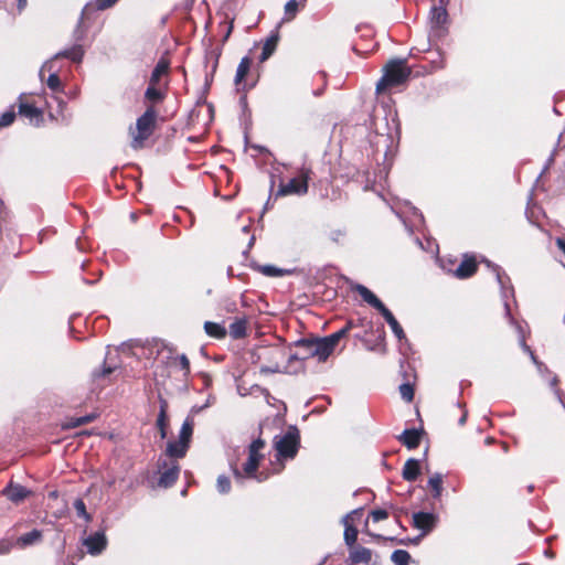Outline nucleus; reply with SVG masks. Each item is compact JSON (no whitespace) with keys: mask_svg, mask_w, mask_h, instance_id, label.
Instances as JSON below:
<instances>
[{"mask_svg":"<svg viewBox=\"0 0 565 565\" xmlns=\"http://www.w3.org/2000/svg\"><path fill=\"white\" fill-rule=\"evenodd\" d=\"M264 447L265 441L262 438L253 440L248 446V458L243 465V468L238 469L236 466L232 465V472L237 483L243 484L246 479H257V481L260 482L267 478V476H263V473L257 476L259 462L264 458L262 454Z\"/></svg>","mask_w":565,"mask_h":565,"instance_id":"1","label":"nucleus"},{"mask_svg":"<svg viewBox=\"0 0 565 565\" xmlns=\"http://www.w3.org/2000/svg\"><path fill=\"white\" fill-rule=\"evenodd\" d=\"M412 74V70L407 66L406 60H391L384 67L382 78L376 84V92L380 94L387 87L397 86L405 83Z\"/></svg>","mask_w":565,"mask_h":565,"instance_id":"2","label":"nucleus"},{"mask_svg":"<svg viewBox=\"0 0 565 565\" xmlns=\"http://www.w3.org/2000/svg\"><path fill=\"white\" fill-rule=\"evenodd\" d=\"M157 122V111L151 106L137 118L136 126L129 128V135L131 136V147L134 149H141L145 146V141L150 138L153 134Z\"/></svg>","mask_w":565,"mask_h":565,"instance_id":"3","label":"nucleus"},{"mask_svg":"<svg viewBox=\"0 0 565 565\" xmlns=\"http://www.w3.org/2000/svg\"><path fill=\"white\" fill-rule=\"evenodd\" d=\"M354 290L359 292V295L362 297V299L367 302L370 306H372L374 309L379 310L385 321L391 327L393 333L398 340H402L405 338V333L398 321L395 319L393 313L385 307V305L365 286L363 285H356L354 287Z\"/></svg>","mask_w":565,"mask_h":565,"instance_id":"4","label":"nucleus"},{"mask_svg":"<svg viewBox=\"0 0 565 565\" xmlns=\"http://www.w3.org/2000/svg\"><path fill=\"white\" fill-rule=\"evenodd\" d=\"M89 7H90L89 4H86L83 8L81 18H79L77 25L73 32V38L75 40V43L71 47L62 50V51L57 52L56 54H54V58H62V57L68 58L74 63H81L83 61V57L85 55V50H84L83 45L81 44V42L86 36L87 28L84 25V17L87 13V11L89 10Z\"/></svg>","mask_w":565,"mask_h":565,"instance_id":"5","label":"nucleus"},{"mask_svg":"<svg viewBox=\"0 0 565 565\" xmlns=\"http://www.w3.org/2000/svg\"><path fill=\"white\" fill-rule=\"evenodd\" d=\"M392 210L409 233H413L415 227L424 224V215L408 201L397 200L393 203Z\"/></svg>","mask_w":565,"mask_h":565,"instance_id":"6","label":"nucleus"},{"mask_svg":"<svg viewBox=\"0 0 565 565\" xmlns=\"http://www.w3.org/2000/svg\"><path fill=\"white\" fill-rule=\"evenodd\" d=\"M299 431L296 427L291 426L282 436H276L274 440L275 448L277 450V458L280 459H292L299 448Z\"/></svg>","mask_w":565,"mask_h":565,"instance_id":"7","label":"nucleus"},{"mask_svg":"<svg viewBox=\"0 0 565 565\" xmlns=\"http://www.w3.org/2000/svg\"><path fill=\"white\" fill-rule=\"evenodd\" d=\"M296 345L299 349V359L301 360L317 358L318 361L323 362L330 356L328 353V347L323 344L320 338L301 339L297 341Z\"/></svg>","mask_w":565,"mask_h":565,"instance_id":"8","label":"nucleus"},{"mask_svg":"<svg viewBox=\"0 0 565 565\" xmlns=\"http://www.w3.org/2000/svg\"><path fill=\"white\" fill-rule=\"evenodd\" d=\"M275 196L302 195L308 191V179H279Z\"/></svg>","mask_w":565,"mask_h":565,"instance_id":"9","label":"nucleus"},{"mask_svg":"<svg viewBox=\"0 0 565 565\" xmlns=\"http://www.w3.org/2000/svg\"><path fill=\"white\" fill-rule=\"evenodd\" d=\"M238 192V183L233 179H216L214 184V194L224 200L233 199Z\"/></svg>","mask_w":565,"mask_h":565,"instance_id":"10","label":"nucleus"},{"mask_svg":"<svg viewBox=\"0 0 565 565\" xmlns=\"http://www.w3.org/2000/svg\"><path fill=\"white\" fill-rule=\"evenodd\" d=\"M159 467L163 469L159 478V486L164 488L172 486L177 481L180 473L179 463L173 460L170 461L169 463L164 461Z\"/></svg>","mask_w":565,"mask_h":565,"instance_id":"11","label":"nucleus"},{"mask_svg":"<svg viewBox=\"0 0 565 565\" xmlns=\"http://www.w3.org/2000/svg\"><path fill=\"white\" fill-rule=\"evenodd\" d=\"M372 561V551L361 545H354L350 548L347 565L370 564Z\"/></svg>","mask_w":565,"mask_h":565,"instance_id":"12","label":"nucleus"},{"mask_svg":"<svg viewBox=\"0 0 565 565\" xmlns=\"http://www.w3.org/2000/svg\"><path fill=\"white\" fill-rule=\"evenodd\" d=\"M438 516L429 512H416L413 514V524L419 529L424 534L430 532L437 524Z\"/></svg>","mask_w":565,"mask_h":565,"instance_id":"13","label":"nucleus"},{"mask_svg":"<svg viewBox=\"0 0 565 565\" xmlns=\"http://www.w3.org/2000/svg\"><path fill=\"white\" fill-rule=\"evenodd\" d=\"M2 494L11 502L20 503L31 494V491L19 483L11 482L2 490Z\"/></svg>","mask_w":565,"mask_h":565,"instance_id":"14","label":"nucleus"},{"mask_svg":"<svg viewBox=\"0 0 565 565\" xmlns=\"http://www.w3.org/2000/svg\"><path fill=\"white\" fill-rule=\"evenodd\" d=\"M84 545L87 547L89 554L98 555L106 548L107 540L104 533L97 532L85 539Z\"/></svg>","mask_w":565,"mask_h":565,"instance_id":"15","label":"nucleus"},{"mask_svg":"<svg viewBox=\"0 0 565 565\" xmlns=\"http://www.w3.org/2000/svg\"><path fill=\"white\" fill-rule=\"evenodd\" d=\"M19 114L28 118L30 122L34 126H40L43 122L42 110L31 104L20 103Z\"/></svg>","mask_w":565,"mask_h":565,"instance_id":"16","label":"nucleus"},{"mask_svg":"<svg viewBox=\"0 0 565 565\" xmlns=\"http://www.w3.org/2000/svg\"><path fill=\"white\" fill-rule=\"evenodd\" d=\"M42 541H43V532L41 530L33 529L32 531L20 535L15 541V545L19 548H26L29 546L38 545Z\"/></svg>","mask_w":565,"mask_h":565,"instance_id":"17","label":"nucleus"},{"mask_svg":"<svg viewBox=\"0 0 565 565\" xmlns=\"http://www.w3.org/2000/svg\"><path fill=\"white\" fill-rule=\"evenodd\" d=\"M359 510H353L347 515L343 516L342 522L345 526L344 530V542L345 544L351 548L355 545L356 539H358V530L349 523V520L353 518V515L358 514Z\"/></svg>","mask_w":565,"mask_h":565,"instance_id":"18","label":"nucleus"},{"mask_svg":"<svg viewBox=\"0 0 565 565\" xmlns=\"http://www.w3.org/2000/svg\"><path fill=\"white\" fill-rule=\"evenodd\" d=\"M351 328H352V322H348L347 326L343 327L342 329H340L339 331H337L328 337L320 338L322 340L323 344H326L328 347L329 355L334 351L339 341L343 337L347 335V333L351 330Z\"/></svg>","mask_w":565,"mask_h":565,"instance_id":"19","label":"nucleus"},{"mask_svg":"<svg viewBox=\"0 0 565 565\" xmlns=\"http://www.w3.org/2000/svg\"><path fill=\"white\" fill-rule=\"evenodd\" d=\"M190 444L178 438L175 441H169L166 455L171 459L183 458L186 455Z\"/></svg>","mask_w":565,"mask_h":565,"instance_id":"20","label":"nucleus"},{"mask_svg":"<svg viewBox=\"0 0 565 565\" xmlns=\"http://www.w3.org/2000/svg\"><path fill=\"white\" fill-rule=\"evenodd\" d=\"M477 270V263L472 257H465L455 270V276L465 279L472 276Z\"/></svg>","mask_w":565,"mask_h":565,"instance_id":"21","label":"nucleus"},{"mask_svg":"<svg viewBox=\"0 0 565 565\" xmlns=\"http://www.w3.org/2000/svg\"><path fill=\"white\" fill-rule=\"evenodd\" d=\"M420 473L419 460L409 458L403 467L402 476L406 481H415Z\"/></svg>","mask_w":565,"mask_h":565,"instance_id":"22","label":"nucleus"},{"mask_svg":"<svg viewBox=\"0 0 565 565\" xmlns=\"http://www.w3.org/2000/svg\"><path fill=\"white\" fill-rule=\"evenodd\" d=\"M398 440L408 449H415L420 443V433L417 429H405L398 436Z\"/></svg>","mask_w":565,"mask_h":565,"instance_id":"23","label":"nucleus"},{"mask_svg":"<svg viewBox=\"0 0 565 565\" xmlns=\"http://www.w3.org/2000/svg\"><path fill=\"white\" fill-rule=\"evenodd\" d=\"M448 18L447 11L444 7H433L430 10V24L433 29H440L444 26Z\"/></svg>","mask_w":565,"mask_h":565,"instance_id":"24","label":"nucleus"},{"mask_svg":"<svg viewBox=\"0 0 565 565\" xmlns=\"http://www.w3.org/2000/svg\"><path fill=\"white\" fill-rule=\"evenodd\" d=\"M278 40H279L278 33H274L269 38L266 39V41L263 45L262 54L259 56L260 62L267 61L273 55V53L275 52V50L277 47Z\"/></svg>","mask_w":565,"mask_h":565,"instance_id":"25","label":"nucleus"},{"mask_svg":"<svg viewBox=\"0 0 565 565\" xmlns=\"http://www.w3.org/2000/svg\"><path fill=\"white\" fill-rule=\"evenodd\" d=\"M168 404L166 401H160V411L157 418V427L160 431V437L164 439L167 437V427H168V415H167Z\"/></svg>","mask_w":565,"mask_h":565,"instance_id":"26","label":"nucleus"},{"mask_svg":"<svg viewBox=\"0 0 565 565\" xmlns=\"http://www.w3.org/2000/svg\"><path fill=\"white\" fill-rule=\"evenodd\" d=\"M246 330H247V320L245 318H239L230 324L228 332L233 339L237 340V339H242L246 335Z\"/></svg>","mask_w":565,"mask_h":565,"instance_id":"27","label":"nucleus"},{"mask_svg":"<svg viewBox=\"0 0 565 565\" xmlns=\"http://www.w3.org/2000/svg\"><path fill=\"white\" fill-rule=\"evenodd\" d=\"M169 65H170V63L168 60H166V58L159 60V62L157 63V65L154 66L152 73H151L149 83L159 84L160 78L163 75L168 74Z\"/></svg>","mask_w":565,"mask_h":565,"instance_id":"28","label":"nucleus"},{"mask_svg":"<svg viewBox=\"0 0 565 565\" xmlns=\"http://www.w3.org/2000/svg\"><path fill=\"white\" fill-rule=\"evenodd\" d=\"M204 330L207 335L215 339H224L226 337V329L223 324L206 321L204 323Z\"/></svg>","mask_w":565,"mask_h":565,"instance_id":"29","label":"nucleus"},{"mask_svg":"<svg viewBox=\"0 0 565 565\" xmlns=\"http://www.w3.org/2000/svg\"><path fill=\"white\" fill-rule=\"evenodd\" d=\"M428 487L433 490V497L435 499L440 498L443 492V476L439 472L434 473L428 479Z\"/></svg>","mask_w":565,"mask_h":565,"instance_id":"30","label":"nucleus"},{"mask_svg":"<svg viewBox=\"0 0 565 565\" xmlns=\"http://www.w3.org/2000/svg\"><path fill=\"white\" fill-rule=\"evenodd\" d=\"M95 418H96L95 414H89V415L81 416V417H73L63 425V428H65V429L76 428V427H79L82 425H86V424L93 422Z\"/></svg>","mask_w":565,"mask_h":565,"instance_id":"31","label":"nucleus"},{"mask_svg":"<svg viewBox=\"0 0 565 565\" xmlns=\"http://www.w3.org/2000/svg\"><path fill=\"white\" fill-rule=\"evenodd\" d=\"M194 423L192 418H186L180 429L179 439L190 444L193 434Z\"/></svg>","mask_w":565,"mask_h":565,"instance_id":"32","label":"nucleus"},{"mask_svg":"<svg viewBox=\"0 0 565 565\" xmlns=\"http://www.w3.org/2000/svg\"><path fill=\"white\" fill-rule=\"evenodd\" d=\"M250 67V60L246 56L243 57L236 68L235 84L238 85L247 75Z\"/></svg>","mask_w":565,"mask_h":565,"instance_id":"33","label":"nucleus"},{"mask_svg":"<svg viewBox=\"0 0 565 565\" xmlns=\"http://www.w3.org/2000/svg\"><path fill=\"white\" fill-rule=\"evenodd\" d=\"M157 86H158V84L149 83V86L145 93V97L147 100L152 102V103H158L163 99L164 95Z\"/></svg>","mask_w":565,"mask_h":565,"instance_id":"34","label":"nucleus"},{"mask_svg":"<svg viewBox=\"0 0 565 565\" xmlns=\"http://www.w3.org/2000/svg\"><path fill=\"white\" fill-rule=\"evenodd\" d=\"M391 559L395 565H408L411 555L407 551L396 550L392 553Z\"/></svg>","mask_w":565,"mask_h":565,"instance_id":"35","label":"nucleus"},{"mask_svg":"<svg viewBox=\"0 0 565 565\" xmlns=\"http://www.w3.org/2000/svg\"><path fill=\"white\" fill-rule=\"evenodd\" d=\"M299 2L298 0H289L285 4V21H291L298 13Z\"/></svg>","mask_w":565,"mask_h":565,"instance_id":"36","label":"nucleus"},{"mask_svg":"<svg viewBox=\"0 0 565 565\" xmlns=\"http://www.w3.org/2000/svg\"><path fill=\"white\" fill-rule=\"evenodd\" d=\"M259 271L262 274H264L265 276H268V277H281L286 273H288L287 270L278 268V267L273 266V265L260 266L259 267Z\"/></svg>","mask_w":565,"mask_h":565,"instance_id":"37","label":"nucleus"},{"mask_svg":"<svg viewBox=\"0 0 565 565\" xmlns=\"http://www.w3.org/2000/svg\"><path fill=\"white\" fill-rule=\"evenodd\" d=\"M47 87L56 93V92H63V85L57 74L51 73L46 79Z\"/></svg>","mask_w":565,"mask_h":565,"instance_id":"38","label":"nucleus"},{"mask_svg":"<svg viewBox=\"0 0 565 565\" xmlns=\"http://www.w3.org/2000/svg\"><path fill=\"white\" fill-rule=\"evenodd\" d=\"M74 509L79 518H83L86 522L92 520L90 514L86 511L85 502L82 499L74 501Z\"/></svg>","mask_w":565,"mask_h":565,"instance_id":"39","label":"nucleus"},{"mask_svg":"<svg viewBox=\"0 0 565 565\" xmlns=\"http://www.w3.org/2000/svg\"><path fill=\"white\" fill-rule=\"evenodd\" d=\"M55 60L56 58H54V55H53L50 60L45 61L42 64V66H41V68L39 71V77H40L41 81H43L44 72H49L50 74L51 73L57 74L58 70L55 67V64H54Z\"/></svg>","mask_w":565,"mask_h":565,"instance_id":"40","label":"nucleus"},{"mask_svg":"<svg viewBox=\"0 0 565 565\" xmlns=\"http://www.w3.org/2000/svg\"><path fill=\"white\" fill-rule=\"evenodd\" d=\"M399 393L406 402H412L414 398V387L411 383H403L399 385Z\"/></svg>","mask_w":565,"mask_h":565,"instance_id":"41","label":"nucleus"},{"mask_svg":"<svg viewBox=\"0 0 565 565\" xmlns=\"http://www.w3.org/2000/svg\"><path fill=\"white\" fill-rule=\"evenodd\" d=\"M216 488L220 493H222V494L227 493L231 489L230 478L224 475L218 476Z\"/></svg>","mask_w":565,"mask_h":565,"instance_id":"42","label":"nucleus"},{"mask_svg":"<svg viewBox=\"0 0 565 565\" xmlns=\"http://www.w3.org/2000/svg\"><path fill=\"white\" fill-rule=\"evenodd\" d=\"M15 119V113L13 109L7 110L0 116V128L9 127Z\"/></svg>","mask_w":565,"mask_h":565,"instance_id":"43","label":"nucleus"},{"mask_svg":"<svg viewBox=\"0 0 565 565\" xmlns=\"http://www.w3.org/2000/svg\"><path fill=\"white\" fill-rule=\"evenodd\" d=\"M178 364L180 369L183 371L184 375L189 374L190 372V361L186 358L185 354H181L177 358Z\"/></svg>","mask_w":565,"mask_h":565,"instance_id":"44","label":"nucleus"},{"mask_svg":"<svg viewBox=\"0 0 565 565\" xmlns=\"http://www.w3.org/2000/svg\"><path fill=\"white\" fill-rule=\"evenodd\" d=\"M387 516H388L387 511L383 510V509L373 510L371 512V518L373 519L374 522H380L382 520H385V519H387Z\"/></svg>","mask_w":565,"mask_h":565,"instance_id":"45","label":"nucleus"},{"mask_svg":"<svg viewBox=\"0 0 565 565\" xmlns=\"http://www.w3.org/2000/svg\"><path fill=\"white\" fill-rule=\"evenodd\" d=\"M119 0H96L95 7L98 10H106L115 6Z\"/></svg>","mask_w":565,"mask_h":565,"instance_id":"46","label":"nucleus"},{"mask_svg":"<svg viewBox=\"0 0 565 565\" xmlns=\"http://www.w3.org/2000/svg\"><path fill=\"white\" fill-rule=\"evenodd\" d=\"M280 372V365L278 363H275L270 366H260V373L268 374V373H278Z\"/></svg>","mask_w":565,"mask_h":565,"instance_id":"47","label":"nucleus"},{"mask_svg":"<svg viewBox=\"0 0 565 565\" xmlns=\"http://www.w3.org/2000/svg\"><path fill=\"white\" fill-rule=\"evenodd\" d=\"M493 271L495 273L497 281L501 286V288H504V275L501 271V268L499 266L493 265L492 266Z\"/></svg>","mask_w":565,"mask_h":565,"instance_id":"48","label":"nucleus"},{"mask_svg":"<svg viewBox=\"0 0 565 565\" xmlns=\"http://www.w3.org/2000/svg\"><path fill=\"white\" fill-rule=\"evenodd\" d=\"M12 546L13 544L10 541L0 540V555L8 554L11 551Z\"/></svg>","mask_w":565,"mask_h":565,"instance_id":"49","label":"nucleus"},{"mask_svg":"<svg viewBox=\"0 0 565 565\" xmlns=\"http://www.w3.org/2000/svg\"><path fill=\"white\" fill-rule=\"evenodd\" d=\"M344 232L342 230H333L330 232L329 237L331 241L339 243L343 238Z\"/></svg>","mask_w":565,"mask_h":565,"instance_id":"50","label":"nucleus"},{"mask_svg":"<svg viewBox=\"0 0 565 565\" xmlns=\"http://www.w3.org/2000/svg\"><path fill=\"white\" fill-rule=\"evenodd\" d=\"M115 369H116L115 366H106L105 365L103 367L102 372H94L93 375H94V377L106 376V375L113 373Z\"/></svg>","mask_w":565,"mask_h":565,"instance_id":"51","label":"nucleus"},{"mask_svg":"<svg viewBox=\"0 0 565 565\" xmlns=\"http://www.w3.org/2000/svg\"><path fill=\"white\" fill-rule=\"evenodd\" d=\"M523 349L529 352L532 361L536 364V366L539 367V370L541 371V369L543 367V364L541 362H539L536 360V356L534 355V353L531 351V349L523 342Z\"/></svg>","mask_w":565,"mask_h":565,"instance_id":"52","label":"nucleus"},{"mask_svg":"<svg viewBox=\"0 0 565 565\" xmlns=\"http://www.w3.org/2000/svg\"><path fill=\"white\" fill-rule=\"evenodd\" d=\"M555 243H556L557 247H558V248L564 253V255H565V241H564L563 238H561V237H557V238L555 239Z\"/></svg>","mask_w":565,"mask_h":565,"instance_id":"53","label":"nucleus"},{"mask_svg":"<svg viewBox=\"0 0 565 565\" xmlns=\"http://www.w3.org/2000/svg\"><path fill=\"white\" fill-rule=\"evenodd\" d=\"M25 7H26V0H18L19 12L23 11Z\"/></svg>","mask_w":565,"mask_h":565,"instance_id":"54","label":"nucleus"},{"mask_svg":"<svg viewBox=\"0 0 565 565\" xmlns=\"http://www.w3.org/2000/svg\"><path fill=\"white\" fill-rule=\"evenodd\" d=\"M466 418H467V415H466V414H463V415L460 417V419H459V424H460V425H463V424H465V422H466Z\"/></svg>","mask_w":565,"mask_h":565,"instance_id":"55","label":"nucleus"},{"mask_svg":"<svg viewBox=\"0 0 565 565\" xmlns=\"http://www.w3.org/2000/svg\"><path fill=\"white\" fill-rule=\"evenodd\" d=\"M115 186H116V189H118V190H122V189L125 188V185H124V183H122V182H121V183H116V184H115Z\"/></svg>","mask_w":565,"mask_h":565,"instance_id":"56","label":"nucleus"},{"mask_svg":"<svg viewBox=\"0 0 565 565\" xmlns=\"http://www.w3.org/2000/svg\"><path fill=\"white\" fill-rule=\"evenodd\" d=\"M232 29H233V25L231 24V25L228 26V30H227L226 34H225V39H227V38L230 36V34H231V32H232Z\"/></svg>","mask_w":565,"mask_h":565,"instance_id":"57","label":"nucleus"},{"mask_svg":"<svg viewBox=\"0 0 565 565\" xmlns=\"http://www.w3.org/2000/svg\"><path fill=\"white\" fill-rule=\"evenodd\" d=\"M372 537H375L377 540H381V539H384L382 535L380 534H370Z\"/></svg>","mask_w":565,"mask_h":565,"instance_id":"58","label":"nucleus"},{"mask_svg":"<svg viewBox=\"0 0 565 565\" xmlns=\"http://www.w3.org/2000/svg\"><path fill=\"white\" fill-rule=\"evenodd\" d=\"M274 354H275V355H281V354H282V352H281V350L276 349V350L274 351Z\"/></svg>","mask_w":565,"mask_h":565,"instance_id":"59","label":"nucleus"},{"mask_svg":"<svg viewBox=\"0 0 565 565\" xmlns=\"http://www.w3.org/2000/svg\"><path fill=\"white\" fill-rule=\"evenodd\" d=\"M416 244H417L420 248H424L423 243L419 241V238H416Z\"/></svg>","mask_w":565,"mask_h":565,"instance_id":"60","label":"nucleus"},{"mask_svg":"<svg viewBox=\"0 0 565 565\" xmlns=\"http://www.w3.org/2000/svg\"><path fill=\"white\" fill-rule=\"evenodd\" d=\"M505 312H507V316H509V317H510V308H509V305H508V303H505Z\"/></svg>","mask_w":565,"mask_h":565,"instance_id":"61","label":"nucleus"},{"mask_svg":"<svg viewBox=\"0 0 565 565\" xmlns=\"http://www.w3.org/2000/svg\"><path fill=\"white\" fill-rule=\"evenodd\" d=\"M369 183H370V180L366 179V184L364 185V189L367 190L370 186H369Z\"/></svg>","mask_w":565,"mask_h":565,"instance_id":"62","label":"nucleus"},{"mask_svg":"<svg viewBox=\"0 0 565 565\" xmlns=\"http://www.w3.org/2000/svg\"><path fill=\"white\" fill-rule=\"evenodd\" d=\"M307 0H298L299 4L305 6Z\"/></svg>","mask_w":565,"mask_h":565,"instance_id":"63","label":"nucleus"},{"mask_svg":"<svg viewBox=\"0 0 565 565\" xmlns=\"http://www.w3.org/2000/svg\"><path fill=\"white\" fill-rule=\"evenodd\" d=\"M275 186V179H271L270 188L273 189Z\"/></svg>","mask_w":565,"mask_h":565,"instance_id":"64","label":"nucleus"}]
</instances>
